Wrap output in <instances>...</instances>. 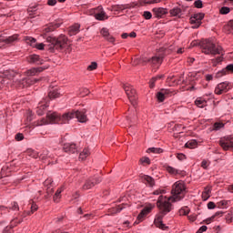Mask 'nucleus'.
<instances>
[{
  "instance_id": "obj_1",
  "label": "nucleus",
  "mask_w": 233,
  "mask_h": 233,
  "mask_svg": "<svg viewBox=\"0 0 233 233\" xmlns=\"http://www.w3.org/2000/svg\"><path fill=\"white\" fill-rule=\"evenodd\" d=\"M186 190L187 187L185 186V182L178 180L172 186V197L168 198L163 195L158 197L157 207L160 211L154 220V224L157 228H160L161 230H167V228H168V227L163 223V218L167 216V214H168V212L172 211V203H170V201H181V199L185 198V194L187 192Z\"/></svg>"
},
{
  "instance_id": "obj_2",
  "label": "nucleus",
  "mask_w": 233,
  "mask_h": 233,
  "mask_svg": "<svg viewBox=\"0 0 233 233\" xmlns=\"http://www.w3.org/2000/svg\"><path fill=\"white\" fill-rule=\"evenodd\" d=\"M46 45L40 43H35L33 48H36L37 50H45V46H46L49 52H55V50H63V48H66V45H68V37L65 35H61L59 37L56 38L53 36L46 37Z\"/></svg>"
},
{
  "instance_id": "obj_3",
  "label": "nucleus",
  "mask_w": 233,
  "mask_h": 233,
  "mask_svg": "<svg viewBox=\"0 0 233 233\" xmlns=\"http://www.w3.org/2000/svg\"><path fill=\"white\" fill-rule=\"evenodd\" d=\"M200 48H202L203 54L206 55H212V56H220L216 59H212V63L214 66L218 65V63H221L223 61V56H225V51H223V47L220 46H217L216 44L212 43L210 39L202 40L199 43Z\"/></svg>"
},
{
  "instance_id": "obj_4",
  "label": "nucleus",
  "mask_w": 233,
  "mask_h": 233,
  "mask_svg": "<svg viewBox=\"0 0 233 233\" xmlns=\"http://www.w3.org/2000/svg\"><path fill=\"white\" fill-rule=\"evenodd\" d=\"M65 123L63 120V116H60L59 114L57 113H48L46 115V118H41L40 120H37L35 122V127H43V125H50L51 124H56V123Z\"/></svg>"
},
{
  "instance_id": "obj_5",
  "label": "nucleus",
  "mask_w": 233,
  "mask_h": 233,
  "mask_svg": "<svg viewBox=\"0 0 233 233\" xmlns=\"http://www.w3.org/2000/svg\"><path fill=\"white\" fill-rule=\"evenodd\" d=\"M74 117H76L79 123H86V121H88V117L86 116V112L79 110L64 114L62 119L64 124H66L70 121V119H74Z\"/></svg>"
},
{
  "instance_id": "obj_6",
  "label": "nucleus",
  "mask_w": 233,
  "mask_h": 233,
  "mask_svg": "<svg viewBox=\"0 0 233 233\" xmlns=\"http://www.w3.org/2000/svg\"><path fill=\"white\" fill-rule=\"evenodd\" d=\"M166 56L167 52H163L151 57L142 56L140 61L141 63H147L148 65H151V66H157V68H159V66L163 65V60L165 59Z\"/></svg>"
},
{
  "instance_id": "obj_7",
  "label": "nucleus",
  "mask_w": 233,
  "mask_h": 233,
  "mask_svg": "<svg viewBox=\"0 0 233 233\" xmlns=\"http://www.w3.org/2000/svg\"><path fill=\"white\" fill-rule=\"evenodd\" d=\"M123 88L130 103L133 105V106H136V100L137 99V96H136V89H134V86H130V84H126L123 86Z\"/></svg>"
},
{
  "instance_id": "obj_8",
  "label": "nucleus",
  "mask_w": 233,
  "mask_h": 233,
  "mask_svg": "<svg viewBox=\"0 0 233 233\" xmlns=\"http://www.w3.org/2000/svg\"><path fill=\"white\" fill-rule=\"evenodd\" d=\"M218 145H220L223 150H230V148H233V135L221 137L218 141Z\"/></svg>"
},
{
  "instance_id": "obj_9",
  "label": "nucleus",
  "mask_w": 233,
  "mask_h": 233,
  "mask_svg": "<svg viewBox=\"0 0 233 233\" xmlns=\"http://www.w3.org/2000/svg\"><path fill=\"white\" fill-rule=\"evenodd\" d=\"M228 90H230L228 82H222L215 87V94H217V96H221V94H225L228 92Z\"/></svg>"
},
{
  "instance_id": "obj_10",
  "label": "nucleus",
  "mask_w": 233,
  "mask_h": 233,
  "mask_svg": "<svg viewBox=\"0 0 233 233\" xmlns=\"http://www.w3.org/2000/svg\"><path fill=\"white\" fill-rule=\"evenodd\" d=\"M152 13L154 17H156L157 19H161V17L168 14V9L164 7H155L152 9Z\"/></svg>"
},
{
  "instance_id": "obj_11",
  "label": "nucleus",
  "mask_w": 233,
  "mask_h": 233,
  "mask_svg": "<svg viewBox=\"0 0 233 233\" xmlns=\"http://www.w3.org/2000/svg\"><path fill=\"white\" fill-rule=\"evenodd\" d=\"M28 63L31 65H43L45 60H43V58L38 55H31L28 56Z\"/></svg>"
},
{
  "instance_id": "obj_12",
  "label": "nucleus",
  "mask_w": 233,
  "mask_h": 233,
  "mask_svg": "<svg viewBox=\"0 0 233 233\" xmlns=\"http://www.w3.org/2000/svg\"><path fill=\"white\" fill-rule=\"evenodd\" d=\"M169 15L171 17H178V19H181L183 16V9L179 6H174L169 10Z\"/></svg>"
},
{
  "instance_id": "obj_13",
  "label": "nucleus",
  "mask_w": 233,
  "mask_h": 233,
  "mask_svg": "<svg viewBox=\"0 0 233 233\" xmlns=\"http://www.w3.org/2000/svg\"><path fill=\"white\" fill-rule=\"evenodd\" d=\"M100 34L106 39V41H108V43H115L116 38L110 35V32H108L106 27L101 29Z\"/></svg>"
},
{
  "instance_id": "obj_14",
  "label": "nucleus",
  "mask_w": 233,
  "mask_h": 233,
  "mask_svg": "<svg viewBox=\"0 0 233 233\" xmlns=\"http://www.w3.org/2000/svg\"><path fill=\"white\" fill-rule=\"evenodd\" d=\"M152 206H147L146 208H144L141 212L138 214L137 219L139 222L143 221V218H145V216H147V214H150V212H152Z\"/></svg>"
},
{
  "instance_id": "obj_15",
  "label": "nucleus",
  "mask_w": 233,
  "mask_h": 233,
  "mask_svg": "<svg viewBox=\"0 0 233 233\" xmlns=\"http://www.w3.org/2000/svg\"><path fill=\"white\" fill-rule=\"evenodd\" d=\"M63 150L67 154H76V152H77V147H76V144L66 143L64 144Z\"/></svg>"
},
{
  "instance_id": "obj_16",
  "label": "nucleus",
  "mask_w": 233,
  "mask_h": 233,
  "mask_svg": "<svg viewBox=\"0 0 233 233\" xmlns=\"http://www.w3.org/2000/svg\"><path fill=\"white\" fill-rule=\"evenodd\" d=\"M15 41H19L18 34H15L11 36H8L7 38L2 37V43H5V45H12L15 43Z\"/></svg>"
},
{
  "instance_id": "obj_17",
  "label": "nucleus",
  "mask_w": 233,
  "mask_h": 233,
  "mask_svg": "<svg viewBox=\"0 0 233 233\" xmlns=\"http://www.w3.org/2000/svg\"><path fill=\"white\" fill-rule=\"evenodd\" d=\"M13 167H14V162L6 164L5 166H4L2 167L1 174L3 176H8V174H10V172H12V170H15V169H14Z\"/></svg>"
},
{
  "instance_id": "obj_18",
  "label": "nucleus",
  "mask_w": 233,
  "mask_h": 233,
  "mask_svg": "<svg viewBox=\"0 0 233 233\" xmlns=\"http://www.w3.org/2000/svg\"><path fill=\"white\" fill-rule=\"evenodd\" d=\"M23 220H19L17 222V218L15 219H13L11 221V224H10V227H6L5 229H4V232L3 233H14V227H15L16 225H19V223H21Z\"/></svg>"
},
{
  "instance_id": "obj_19",
  "label": "nucleus",
  "mask_w": 233,
  "mask_h": 233,
  "mask_svg": "<svg viewBox=\"0 0 233 233\" xmlns=\"http://www.w3.org/2000/svg\"><path fill=\"white\" fill-rule=\"evenodd\" d=\"M133 7L134 5L132 4H121L115 5L114 10H116V12H121L123 10H128Z\"/></svg>"
},
{
  "instance_id": "obj_20",
  "label": "nucleus",
  "mask_w": 233,
  "mask_h": 233,
  "mask_svg": "<svg viewBox=\"0 0 233 233\" xmlns=\"http://www.w3.org/2000/svg\"><path fill=\"white\" fill-rule=\"evenodd\" d=\"M142 181L143 183L148 185L149 187H154V185H156V180H154L152 177L147 175L142 176Z\"/></svg>"
},
{
  "instance_id": "obj_21",
  "label": "nucleus",
  "mask_w": 233,
  "mask_h": 233,
  "mask_svg": "<svg viewBox=\"0 0 233 233\" xmlns=\"http://www.w3.org/2000/svg\"><path fill=\"white\" fill-rule=\"evenodd\" d=\"M61 26L60 24L58 23H52L49 24L45 29H44V33L45 34H49V32H54V30H56V28H59Z\"/></svg>"
},
{
  "instance_id": "obj_22",
  "label": "nucleus",
  "mask_w": 233,
  "mask_h": 233,
  "mask_svg": "<svg viewBox=\"0 0 233 233\" xmlns=\"http://www.w3.org/2000/svg\"><path fill=\"white\" fill-rule=\"evenodd\" d=\"M159 52H166L167 54H170V52H177V54H183L185 52L184 48H178V49H174L172 48V46L167 49V48H160Z\"/></svg>"
},
{
  "instance_id": "obj_23",
  "label": "nucleus",
  "mask_w": 233,
  "mask_h": 233,
  "mask_svg": "<svg viewBox=\"0 0 233 233\" xmlns=\"http://www.w3.org/2000/svg\"><path fill=\"white\" fill-rule=\"evenodd\" d=\"M45 68L43 67H33L26 71V76H37V74H41Z\"/></svg>"
},
{
  "instance_id": "obj_24",
  "label": "nucleus",
  "mask_w": 233,
  "mask_h": 233,
  "mask_svg": "<svg viewBox=\"0 0 233 233\" xmlns=\"http://www.w3.org/2000/svg\"><path fill=\"white\" fill-rule=\"evenodd\" d=\"M227 72H230L231 74H233V64H229L226 66V68L222 69L221 72H218L217 74L218 77H221V76H225V74H227Z\"/></svg>"
},
{
  "instance_id": "obj_25",
  "label": "nucleus",
  "mask_w": 233,
  "mask_h": 233,
  "mask_svg": "<svg viewBox=\"0 0 233 233\" xmlns=\"http://www.w3.org/2000/svg\"><path fill=\"white\" fill-rule=\"evenodd\" d=\"M24 41H25V43L29 45V46H32L33 48L34 46H35V43H37V40L32 36H25Z\"/></svg>"
},
{
  "instance_id": "obj_26",
  "label": "nucleus",
  "mask_w": 233,
  "mask_h": 233,
  "mask_svg": "<svg viewBox=\"0 0 233 233\" xmlns=\"http://www.w3.org/2000/svg\"><path fill=\"white\" fill-rule=\"evenodd\" d=\"M79 28L81 25L79 24H76L69 28V35H76L79 32Z\"/></svg>"
},
{
  "instance_id": "obj_27",
  "label": "nucleus",
  "mask_w": 233,
  "mask_h": 233,
  "mask_svg": "<svg viewBox=\"0 0 233 233\" xmlns=\"http://www.w3.org/2000/svg\"><path fill=\"white\" fill-rule=\"evenodd\" d=\"M49 99H57V97H61V93L57 89H53L48 93Z\"/></svg>"
},
{
  "instance_id": "obj_28",
  "label": "nucleus",
  "mask_w": 233,
  "mask_h": 233,
  "mask_svg": "<svg viewBox=\"0 0 233 233\" xmlns=\"http://www.w3.org/2000/svg\"><path fill=\"white\" fill-rule=\"evenodd\" d=\"M195 105L198 108H205V106H207V102L205 101V99L198 97L195 100Z\"/></svg>"
},
{
  "instance_id": "obj_29",
  "label": "nucleus",
  "mask_w": 233,
  "mask_h": 233,
  "mask_svg": "<svg viewBox=\"0 0 233 233\" xmlns=\"http://www.w3.org/2000/svg\"><path fill=\"white\" fill-rule=\"evenodd\" d=\"M88 156H90V149L84 148L83 151L79 155V159L81 161H85V159L87 158Z\"/></svg>"
},
{
  "instance_id": "obj_30",
  "label": "nucleus",
  "mask_w": 233,
  "mask_h": 233,
  "mask_svg": "<svg viewBox=\"0 0 233 233\" xmlns=\"http://www.w3.org/2000/svg\"><path fill=\"white\" fill-rule=\"evenodd\" d=\"M167 172H168V174H171V176H177L179 174H181V171L176 169V167L167 166L166 167Z\"/></svg>"
},
{
  "instance_id": "obj_31",
  "label": "nucleus",
  "mask_w": 233,
  "mask_h": 233,
  "mask_svg": "<svg viewBox=\"0 0 233 233\" xmlns=\"http://www.w3.org/2000/svg\"><path fill=\"white\" fill-rule=\"evenodd\" d=\"M162 77H165V76H163V75H158V76H157L152 77L151 80H150V82H149V86H150V88H154V87L156 86V81H157V79H162Z\"/></svg>"
},
{
  "instance_id": "obj_32",
  "label": "nucleus",
  "mask_w": 233,
  "mask_h": 233,
  "mask_svg": "<svg viewBox=\"0 0 233 233\" xmlns=\"http://www.w3.org/2000/svg\"><path fill=\"white\" fill-rule=\"evenodd\" d=\"M37 12V5L29 6L27 8V14L30 15V17H34V15Z\"/></svg>"
},
{
  "instance_id": "obj_33",
  "label": "nucleus",
  "mask_w": 233,
  "mask_h": 233,
  "mask_svg": "<svg viewBox=\"0 0 233 233\" xmlns=\"http://www.w3.org/2000/svg\"><path fill=\"white\" fill-rule=\"evenodd\" d=\"M90 188H94V182L90 178H88L83 186L84 190H90Z\"/></svg>"
},
{
  "instance_id": "obj_34",
  "label": "nucleus",
  "mask_w": 233,
  "mask_h": 233,
  "mask_svg": "<svg viewBox=\"0 0 233 233\" xmlns=\"http://www.w3.org/2000/svg\"><path fill=\"white\" fill-rule=\"evenodd\" d=\"M63 190L64 188L60 187L56 191L55 196L53 198L55 203H59V198H61V192H63Z\"/></svg>"
},
{
  "instance_id": "obj_35",
  "label": "nucleus",
  "mask_w": 233,
  "mask_h": 233,
  "mask_svg": "<svg viewBox=\"0 0 233 233\" xmlns=\"http://www.w3.org/2000/svg\"><path fill=\"white\" fill-rule=\"evenodd\" d=\"M186 148H196L198 147V141L189 140L185 144Z\"/></svg>"
},
{
  "instance_id": "obj_36",
  "label": "nucleus",
  "mask_w": 233,
  "mask_h": 233,
  "mask_svg": "<svg viewBox=\"0 0 233 233\" xmlns=\"http://www.w3.org/2000/svg\"><path fill=\"white\" fill-rule=\"evenodd\" d=\"M90 179H91V183H93V187H96V185H99V183L103 181V178H101V177H98V176L90 177Z\"/></svg>"
},
{
  "instance_id": "obj_37",
  "label": "nucleus",
  "mask_w": 233,
  "mask_h": 233,
  "mask_svg": "<svg viewBox=\"0 0 233 233\" xmlns=\"http://www.w3.org/2000/svg\"><path fill=\"white\" fill-rule=\"evenodd\" d=\"M96 19H97V21H105V17H106V13H105V11H101L100 13H96L95 15Z\"/></svg>"
},
{
  "instance_id": "obj_38",
  "label": "nucleus",
  "mask_w": 233,
  "mask_h": 233,
  "mask_svg": "<svg viewBox=\"0 0 233 233\" xmlns=\"http://www.w3.org/2000/svg\"><path fill=\"white\" fill-rule=\"evenodd\" d=\"M150 152L153 154H163V149L161 147H149L147 153L150 154Z\"/></svg>"
},
{
  "instance_id": "obj_39",
  "label": "nucleus",
  "mask_w": 233,
  "mask_h": 233,
  "mask_svg": "<svg viewBox=\"0 0 233 233\" xmlns=\"http://www.w3.org/2000/svg\"><path fill=\"white\" fill-rule=\"evenodd\" d=\"M47 106H47L46 104L41 105L40 106L37 107V109H36V114H37L38 116H43V114H45V110H46V107H47Z\"/></svg>"
},
{
  "instance_id": "obj_40",
  "label": "nucleus",
  "mask_w": 233,
  "mask_h": 233,
  "mask_svg": "<svg viewBox=\"0 0 233 233\" xmlns=\"http://www.w3.org/2000/svg\"><path fill=\"white\" fill-rule=\"evenodd\" d=\"M210 198V188L206 187L205 191L202 192V199L203 201H207Z\"/></svg>"
},
{
  "instance_id": "obj_41",
  "label": "nucleus",
  "mask_w": 233,
  "mask_h": 233,
  "mask_svg": "<svg viewBox=\"0 0 233 233\" xmlns=\"http://www.w3.org/2000/svg\"><path fill=\"white\" fill-rule=\"evenodd\" d=\"M157 99L159 101V103H163L165 99H167V96H165V94L163 93L162 90L157 93Z\"/></svg>"
},
{
  "instance_id": "obj_42",
  "label": "nucleus",
  "mask_w": 233,
  "mask_h": 233,
  "mask_svg": "<svg viewBox=\"0 0 233 233\" xmlns=\"http://www.w3.org/2000/svg\"><path fill=\"white\" fill-rule=\"evenodd\" d=\"M190 24L195 25H193V28H199V26H201L200 22L193 16L190 17Z\"/></svg>"
},
{
  "instance_id": "obj_43",
  "label": "nucleus",
  "mask_w": 233,
  "mask_h": 233,
  "mask_svg": "<svg viewBox=\"0 0 233 233\" xmlns=\"http://www.w3.org/2000/svg\"><path fill=\"white\" fill-rule=\"evenodd\" d=\"M230 204V200H221L218 202V208H225V207H228Z\"/></svg>"
},
{
  "instance_id": "obj_44",
  "label": "nucleus",
  "mask_w": 233,
  "mask_h": 233,
  "mask_svg": "<svg viewBox=\"0 0 233 233\" xmlns=\"http://www.w3.org/2000/svg\"><path fill=\"white\" fill-rule=\"evenodd\" d=\"M166 97L174 96V90L172 89H160Z\"/></svg>"
},
{
  "instance_id": "obj_45",
  "label": "nucleus",
  "mask_w": 233,
  "mask_h": 233,
  "mask_svg": "<svg viewBox=\"0 0 233 233\" xmlns=\"http://www.w3.org/2000/svg\"><path fill=\"white\" fill-rule=\"evenodd\" d=\"M41 159H46L52 157V155L48 152V149H44L40 155Z\"/></svg>"
},
{
  "instance_id": "obj_46",
  "label": "nucleus",
  "mask_w": 233,
  "mask_h": 233,
  "mask_svg": "<svg viewBox=\"0 0 233 233\" xmlns=\"http://www.w3.org/2000/svg\"><path fill=\"white\" fill-rule=\"evenodd\" d=\"M38 208L39 207H37V204L33 202L31 205V210L27 212V216H32V214H34V212H36Z\"/></svg>"
},
{
  "instance_id": "obj_47",
  "label": "nucleus",
  "mask_w": 233,
  "mask_h": 233,
  "mask_svg": "<svg viewBox=\"0 0 233 233\" xmlns=\"http://www.w3.org/2000/svg\"><path fill=\"white\" fill-rule=\"evenodd\" d=\"M219 14L222 15H227V14H230V7L223 6L219 9Z\"/></svg>"
},
{
  "instance_id": "obj_48",
  "label": "nucleus",
  "mask_w": 233,
  "mask_h": 233,
  "mask_svg": "<svg viewBox=\"0 0 233 233\" xmlns=\"http://www.w3.org/2000/svg\"><path fill=\"white\" fill-rule=\"evenodd\" d=\"M194 18L198 19L199 21V23L201 24V21H203V19H205V14L203 13H198V14H195L193 15Z\"/></svg>"
},
{
  "instance_id": "obj_49",
  "label": "nucleus",
  "mask_w": 233,
  "mask_h": 233,
  "mask_svg": "<svg viewBox=\"0 0 233 233\" xmlns=\"http://www.w3.org/2000/svg\"><path fill=\"white\" fill-rule=\"evenodd\" d=\"M188 214H190V209L187 208H182L181 209H179L180 216H188Z\"/></svg>"
},
{
  "instance_id": "obj_50",
  "label": "nucleus",
  "mask_w": 233,
  "mask_h": 233,
  "mask_svg": "<svg viewBox=\"0 0 233 233\" xmlns=\"http://www.w3.org/2000/svg\"><path fill=\"white\" fill-rule=\"evenodd\" d=\"M88 94H90V90H88V88L80 89L79 95L81 96V97H85V96H88Z\"/></svg>"
},
{
  "instance_id": "obj_51",
  "label": "nucleus",
  "mask_w": 233,
  "mask_h": 233,
  "mask_svg": "<svg viewBox=\"0 0 233 233\" xmlns=\"http://www.w3.org/2000/svg\"><path fill=\"white\" fill-rule=\"evenodd\" d=\"M223 127H225V124L216 122L213 126V130H219L220 128H223Z\"/></svg>"
},
{
  "instance_id": "obj_52",
  "label": "nucleus",
  "mask_w": 233,
  "mask_h": 233,
  "mask_svg": "<svg viewBox=\"0 0 233 233\" xmlns=\"http://www.w3.org/2000/svg\"><path fill=\"white\" fill-rule=\"evenodd\" d=\"M140 163H141V165H145V163L147 165H150V158L147 157H144L140 158Z\"/></svg>"
},
{
  "instance_id": "obj_53",
  "label": "nucleus",
  "mask_w": 233,
  "mask_h": 233,
  "mask_svg": "<svg viewBox=\"0 0 233 233\" xmlns=\"http://www.w3.org/2000/svg\"><path fill=\"white\" fill-rule=\"evenodd\" d=\"M97 68V64L96 62H92L88 66H87V70L92 71V70H96Z\"/></svg>"
},
{
  "instance_id": "obj_54",
  "label": "nucleus",
  "mask_w": 233,
  "mask_h": 233,
  "mask_svg": "<svg viewBox=\"0 0 233 233\" xmlns=\"http://www.w3.org/2000/svg\"><path fill=\"white\" fill-rule=\"evenodd\" d=\"M195 8H203V1L197 0L194 2Z\"/></svg>"
},
{
  "instance_id": "obj_55",
  "label": "nucleus",
  "mask_w": 233,
  "mask_h": 233,
  "mask_svg": "<svg viewBox=\"0 0 233 233\" xmlns=\"http://www.w3.org/2000/svg\"><path fill=\"white\" fill-rule=\"evenodd\" d=\"M15 139L16 141H23L25 139V135H23V133H18L15 135Z\"/></svg>"
},
{
  "instance_id": "obj_56",
  "label": "nucleus",
  "mask_w": 233,
  "mask_h": 233,
  "mask_svg": "<svg viewBox=\"0 0 233 233\" xmlns=\"http://www.w3.org/2000/svg\"><path fill=\"white\" fill-rule=\"evenodd\" d=\"M22 85L28 86V85H32V80H30V78H25L22 80Z\"/></svg>"
},
{
  "instance_id": "obj_57",
  "label": "nucleus",
  "mask_w": 233,
  "mask_h": 233,
  "mask_svg": "<svg viewBox=\"0 0 233 233\" xmlns=\"http://www.w3.org/2000/svg\"><path fill=\"white\" fill-rule=\"evenodd\" d=\"M143 16L145 19H152V13L150 11H145Z\"/></svg>"
},
{
  "instance_id": "obj_58",
  "label": "nucleus",
  "mask_w": 233,
  "mask_h": 233,
  "mask_svg": "<svg viewBox=\"0 0 233 233\" xmlns=\"http://www.w3.org/2000/svg\"><path fill=\"white\" fill-rule=\"evenodd\" d=\"M208 228L207 226H201L196 233L207 232Z\"/></svg>"
},
{
  "instance_id": "obj_59",
  "label": "nucleus",
  "mask_w": 233,
  "mask_h": 233,
  "mask_svg": "<svg viewBox=\"0 0 233 233\" xmlns=\"http://www.w3.org/2000/svg\"><path fill=\"white\" fill-rule=\"evenodd\" d=\"M208 208L209 210H214V208H216V203H214V202H212V201L208 202Z\"/></svg>"
},
{
  "instance_id": "obj_60",
  "label": "nucleus",
  "mask_w": 233,
  "mask_h": 233,
  "mask_svg": "<svg viewBox=\"0 0 233 233\" xmlns=\"http://www.w3.org/2000/svg\"><path fill=\"white\" fill-rule=\"evenodd\" d=\"M201 167L204 168L205 170H207L208 168V161L203 160L201 162Z\"/></svg>"
},
{
  "instance_id": "obj_61",
  "label": "nucleus",
  "mask_w": 233,
  "mask_h": 233,
  "mask_svg": "<svg viewBox=\"0 0 233 233\" xmlns=\"http://www.w3.org/2000/svg\"><path fill=\"white\" fill-rule=\"evenodd\" d=\"M48 6H56L57 5V0H47Z\"/></svg>"
},
{
  "instance_id": "obj_62",
  "label": "nucleus",
  "mask_w": 233,
  "mask_h": 233,
  "mask_svg": "<svg viewBox=\"0 0 233 233\" xmlns=\"http://www.w3.org/2000/svg\"><path fill=\"white\" fill-rule=\"evenodd\" d=\"M11 210H19V204H17V202H14L12 204Z\"/></svg>"
},
{
  "instance_id": "obj_63",
  "label": "nucleus",
  "mask_w": 233,
  "mask_h": 233,
  "mask_svg": "<svg viewBox=\"0 0 233 233\" xmlns=\"http://www.w3.org/2000/svg\"><path fill=\"white\" fill-rule=\"evenodd\" d=\"M187 218H188L189 221L194 222V221H196V219H198V215H196V214L189 215Z\"/></svg>"
},
{
  "instance_id": "obj_64",
  "label": "nucleus",
  "mask_w": 233,
  "mask_h": 233,
  "mask_svg": "<svg viewBox=\"0 0 233 233\" xmlns=\"http://www.w3.org/2000/svg\"><path fill=\"white\" fill-rule=\"evenodd\" d=\"M177 159H179V161H183V159H186V156L183 153L177 154Z\"/></svg>"
}]
</instances>
